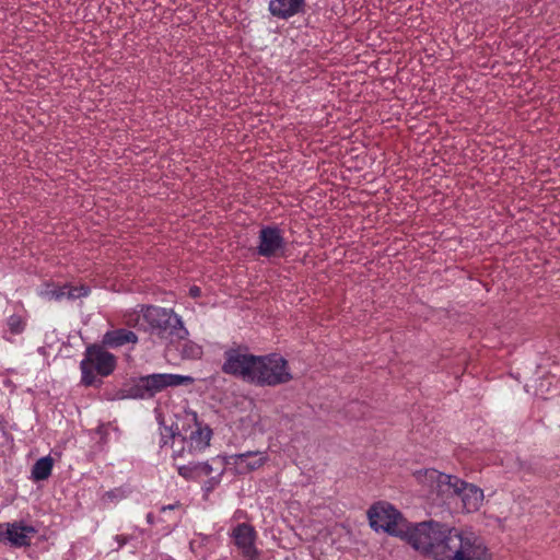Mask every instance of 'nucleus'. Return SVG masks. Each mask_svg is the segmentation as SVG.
Returning <instances> with one entry per match:
<instances>
[{"label": "nucleus", "mask_w": 560, "mask_h": 560, "mask_svg": "<svg viewBox=\"0 0 560 560\" xmlns=\"http://www.w3.org/2000/svg\"><path fill=\"white\" fill-rule=\"evenodd\" d=\"M36 534L33 526L23 523H4L0 524V542L8 544L13 547L30 546L32 537Z\"/></svg>", "instance_id": "obj_11"}, {"label": "nucleus", "mask_w": 560, "mask_h": 560, "mask_svg": "<svg viewBox=\"0 0 560 560\" xmlns=\"http://www.w3.org/2000/svg\"><path fill=\"white\" fill-rule=\"evenodd\" d=\"M177 508H179V504L178 503H174V504L163 505L160 509V511H161V513L165 514L167 512L174 511Z\"/></svg>", "instance_id": "obj_25"}, {"label": "nucleus", "mask_w": 560, "mask_h": 560, "mask_svg": "<svg viewBox=\"0 0 560 560\" xmlns=\"http://www.w3.org/2000/svg\"><path fill=\"white\" fill-rule=\"evenodd\" d=\"M234 545L240 550L241 555L247 560H258L259 550L257 549L255 541L257 533L255 528L247 523L237 524L231 532Z\"/></svg>", "instance_id": "obj_10"}, {"label": "nucleus", "mask_w": 560, "mask_h": 560, "mask_svg": "<svg viewBox=\"0 0 560 560\" xmlns=\"http://www.w3.org/2000/svg\"><path fill=\"white\" fill-rule=\"evenodd\" d=\"M189 293L191 296L197 298L200 295V289L198 287H191Z\"/></svg>", "instance_id": "obj_26"}, {"label": "nucleus", "mask_w": 560, "mask_h": 560, "mask_svg": "<svg viewBox=\"0 0 560 560\" xmlns=\"http://www.w3.org/2000/svg\"><path fill=\"white\" fill-rule=\"evenodd\" d=\"M42 295L48 300L61 301L67 299V284L65 285H52L48 284L42 292Z\"/></svg>", "instance_id": "obj_22"}, {"label": "nucleus", "mask_w": 560, "mask_h": 560, "mask_svg": "<svg viewBox=\"0 0 560 560\" xmlns=\"http://www.w3.org/2000/svg\"><path fill=\"white\" fill-rule=\"evenodd\" d=\"M224 466L226 465L224 464V458L222 457V460L218 464V470H214L215 475H211L210 478L207 481H205L202 486V490L206 493L211 492L215 487L220 485L221 478L224 474Z\"/></svg>", "instance_id": "obj_21"}, {"label": "nucleus", "mask_w": 560, "mask_h": 560, "mask_svg": "<svg viewBox=\"0 0 560 560\" xmlns=\"http://www.w3.org/2000/svg\"><path fill=\"white\" fill-rule=\"evenodd\" d=\"M222 457L213 458L210 462H189L186 465H177V472L186 480H198L201 477H208L218 470V464Z\"/></svg>", "instance_id": "obj_13"}, {"label": "nucleus", "mask_w": 560, "mask_h": 560, "mask_svg": "<svg viewBox=\"0 0 560 560\" xmlns=\"http://www.w3.org/2000/svg\"><path fill=\"white\" fill-rule=\"evenodd\" d=\"M117 364L116 357L100 345L86 347L83 359L80 362L81 383L84 386L100 385L97 375L106 377L110 375Z\"/></svg>", "instance_id": "obj_5"}, {"label": "nucleus", "mask_w": 560, "mask_h": 560, "mask_svg": "<svg viewBox=\"0 0 560 560\" xmlns=\"http://www.w3.org/2000/svg\"><path fill=\"white\" fill-rule=\"evenodd\" d=\"M142 383L148 392V398L153 397L155 394L162 392L167 387H177L182 385H190L195 382L194 377L189 375L171 374V373H156L142 376Z\"/></svg>", "instance_id": "obj_9"}, {"label": "nucleus", "mask_w": 560, "mask_h": 560, "mask_svg": "<svg viewBox=\"0 0 560 560\" xmlns=\"http://www.w3.org/2000/svg\"><path fill=\"white\" fill-rule=\"evenodd\" d=\"M417 478L436 491L439 494L459 500L463 510L467 513L479 509L482 501V491L474 485L467 483L456 476L440 472L436 469H425L417 472Z\"/></svg>", "instance_id": "obj_4"}, {"label": "nucleus", "mask_w": 560, "mask_h": 560, "mask_svg": "<svg viewBox=\"0 0 560 560\" xmlns=\"http://www.w3.org/2000/svg\"><path fill=\"white\" fill-rule=\"evenodd\" d=\"M305 0H269L268 11L279 20H289L304 12Z\"/></svg>", "instance_id": "obj_14"}, {"label": "nucleus", "mask_w": 560, "mask_h": 560, "mask_svg": "<svg viewBox=\"0 0 560 560\" xmlns=\"http://www.w3.org/2000/svg\"><path fill=\"white\" fill-rule=\"evenodd\" d=\"M370 525L375 530H384L389 535L402 538L409 522L400 512L388 503H376L368 512Z\"/></svg>", "instance_id": "obj_6"}, {"label": "nucleus", "mask_w": 560, "mask_h": 560, "mask_svg": "<svg viewBox=\"0 0 560 560\" xmlns=\"http://www.w3.org/2000/svg\"><path fill=\"white\" fill-rule=\"evenodd\" d=\"M258 255L262 257H280L285 250V241L278 226H264L259 231Z\"/></svg>", "instance_id": "obj_8"}, {"label": "nucleus", "mask_w": 560, "mask_h": 560, "mask_svg": "<svg viewBox=\"0 0 560 560\" xmlns=\"http://www.w3.org/2000/svg\"><path fill=\"white\" fill-rule=\"evenodd\" d=\"M52 470V459L49 456H45L36 460L32 468V478L35 481L46 480Z\"/></svg>", "instance_id": "obj_19"}, {"label": "nucleus", "mask_w": 560, "mask_h": 560, "mask_svg": "<svg viewBox=\"0 0 560 560\" xmlns=\"http://www.w3.org/2000/svg\"><path fill=\"white\" fill-rule=\"evenodd\" d=\"M171 442L173 448V458H186L187 455L195 456L201 453L199 450H195L194 444L187 436V431H179L173 427H163L161 429L160 446L164 447Z\"/></svg>", "instance_id": "obj_7"}, {"label": "nucleus", "mask_w": 560, "mask_h": 560, "mask_svg": "<svg viewBox=\"0 0 560 560\" xmlns=\"http://www.w3.org/2000/svg\"><path fill=\"white\" fill-rule=\"evenodd\" d=\"M222 371L257 386H278L292 380L288 361L278 353L255 355L230 349L224 353Z\"/></svg>", "instance_id": "obj_2"}, {"label": "nucleus", "mask_w": 560, "mask_h": 560, "mask_svg": "<svg viewBox=\"0 0 560 560\" xmlns=\"http://www.w3.org/2000/svg\"><path fill=\"white\" fill-rule=\"evenodd\" d=\"M27 319L22 314H12L7 318L5 329L3 330V338L12 341L11 335H21L26 328Z\"/></svg>", "instance_id": "obj_18"}, {"label": "nucleus", "mask_w": 560, "mask_h": 560, "mask_svg": "<svg viewBox=\"0 0 560 560\" xmlns=\"http://www.w3.org/2000/svg\"><path fill=\"white\" fill-rule=\"evenodd\" d=\"M90 293V289L85 285L71 287L67 284V300H77L85 298Z\"/></svg>", "instance_id": "obj_23"}, {"label": "nucleus", "mask_w": 560, "mask_h": 560, "mask_svg": "<svg viewBox=\"0 0 560 560\" xmlns=\"http://www.w3.org/2000/svg\"><path fill=\"white\" fill-rule=\"evenodd\" d=\"M102 342L109 348H119L127 343L138 342V336L131 330L118 328L106 331Z\"/></svg>", "instance_id": "obj_16"}, {"label": "nucleus", "mask_w": 560, "mask_h": 560, "mask_svg": "<svg viewBox=\"0 0 560 560\" xmlns=\"http://www.w3.org/2000/svg\"><path fill=\"white\" fill-rule=\"evenodd\" d=\"M124 498H126V491L121 488H116V489L107 491L104 494L103 500L108 501V502H118V501L122 500Z\"/></svg>", "instance_id": "obj_24"}, {"label": "nucleus", "mask_w": 560, "mask_h": 560, "mask_svg": "<svg viewBox=\"0 0 560 560\" xmlns=\"http://www.w3.org/2000/svg\"><path fill=\"white\" fill-rule=\"evenodd\" d=\"M186 420L188 423H194L195 427L189 433H187L188 439H190L195 450L203 452L210 444L212 431L208 427H201L197 422L196 412L187 413Z\"/></svg>", "instance_id": "obj_15"}, {"label": "nucleus", "mask_w": 560, "mask_h": 560, "mask_svg": "<svg viewBox=\"0 0 560 560\" xmlns=\"http://www.w3.org/2000/svg\"><path fill=\"white\" fill-rule=\"evenodd\" d=\"M402 539L435 560H488L487 547L472 533L432 520L409 523Z\"/></svg>", "instance_id": "obj_1"}, {"label": "nucleus", "mask_w": 560, "mask_h": 560, "mask_svg": "<svg viewBox=\"0 0 560 560\" xmlns=\"http://www.w3.org/2000/svg\"><path fill=\"white\" fill-rule=\"evenodd\" d=\"M124 323L129 327L149 331L151 335L171 341L187 339L189 335L178 314L172 308L155 305H139L126 312Z\"/></svg>", "instance_id": "obj_3"}, {"label": "nucleus", "mask_w": 560, "mask_h": 560, "mask_svg": "<svg viewBox=\"0 0 560 560\" xmlns=\"http://www.w3.org/2000/svg\"><path fill=\"white\" fill-rule=\"evenodd\" d=\"M223 458L225 465L233 466L237 474L245 475L264 466L268 460V455L266 452L252 451L223 456Z\"/></svg>", "instance_id": "obj_12"}, {"label": "nucleus", "mask_w": 560, "mask_h": 560, "mask_svg": "<svg viewBox=\"0 0 560 560\" xmlns=\"http://www.w3.org/2000/svg\"><path fill=\"white\" fill-rule=\"evenodd\" d=\"M180 347V355L185 360H198L203 354V349L200 345L192 340H186Z\"/></svg>", "instance_id": "obj_20"}, {"label": "nucleus", "mask_w": 560, "mask_h": 560, "mask_svg": "<svg viewBox=\"0 0 560 560\" xmlns=\"http://www.w3.org/2000/svg\"><path fill=\"white\" fill-rule=\"evenodd\" d=\"M148 398V392L142 383V378L140 377L138 381L125 384L121 388H119L113 399L121 400V399H145Z\"/></svg>", "instance_id": "obj_17"}]
</instances>
